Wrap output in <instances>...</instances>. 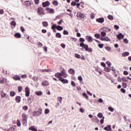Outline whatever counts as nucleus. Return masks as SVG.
I'll use <instances>...</instances> for the list:
<instances>
[{
	"label": "nucleus",
	"mask_w": 131,
	"mask_h": 131,
	"mask_svg": "<svg viewBox=\"0 0 131 131\" xmlns=\"http://www.w3.org/2000/svg\"><path fill=\"white\" fill-rule=\"evenodd\" d=\"M80 47L84 49L86 52H89V53H92L93 52V49L91 48H89V45L88 44H84L83 42L80 43Z\"/></svg>",
	"instance_id": "nucleus-1"
},
{
	"label": "nucleus",
	"mask_w": 131,
	"mask_h": 131,
	"mask_svg": "<svg viewBox=\"0 0 131 131\" xmlns=\"http://www.w3.org/2000/svg\"><path fill=\"white\" fill-rule=\"evenodd\" d=\"M41 114H42V108L41 107L39 108L37 111H34L32 113L33 116H39Z\"/></svg>",
	"instance_id": "nucleus-2"
},
{
	"label": "nucleus",
	"mask_w": 131,
	"mask_h": 131,
	"mask_svg": "<svg viewBox=\"0 0 131 131\" xmlns=\"http://www.w3.org/2000/svg\"><path fill=\"white\" fill-rule=\"evenodd\" d=\"M26 97H29L30 96V89L28 86H26L25 90Z\"/></svg>",
	"instance_id": "nucleus-3"
},
{
	"label": "nucleus",
	"mask_w": 131,
	"mask_h": 131,
	"mask_svg": "<svg viewBox=\"0 0 131 131\" xmlns=\"http://www.w3.org/2000/svg\"><path fill=\"white\" fill-rule=\"evenodd\" d=\"M77 17L79 18V19H84L85 15L84 14L81 13V12H78L77 13Z\"/></svg>",
	"instance_id": "nucleus-4"
},
{
	"label": "nucleus",
	"mask_w": 131,
	"mask_h": 131,
	"mask_svg": "<svg viewBox=\"0 0 131 131\" xmlns=\"http://www.w3.org/2000/svg\"><path fill=\"white\" fill-rule=\"evenodd\" d=\"M37 13L38 15L40 16L43 13V8L42 7H38L37 9Z\"/></svg>",
	"instance_id": "nucleus-5"
},
{
	"label": "nucleus",
	"mask_w": 131,
	"mask_h": 131,
	"mask_svg": "<svg viewBox=\"0 0 131 131\" xmlns=\"http://www.w3.org/2000/svg\"><path fill=\"white\" fill-rule=\"evenodd\" d=\"M50 5H51V3H50V2L48 1L42 3V6L43 8H47V7H49Z\"/></svg>",
	"instance_id": "nucleus-6"
},
{
	"label": "nucleus",
	"mask_w": 131,
	"mask_h": 131,
	"mask_svg": "<svg viewBox=\"0 0 131 131\" xmlns=\"http://www.w3.org/2000/svg\"><path fill=\"white\" fill-rule=\"evenodd\" d=\"M117 38L119 40H120L121 39H123V38H124V35L122 34V33H119V34L117 35Z\"/></svg>",
	"instance_id": "nucleus-7"
},
{
	"label": "nucleus",
	"mask_w": 131,
	"mask_h": 131,
	"mask_svg": "<svg viewBox=\"0 0 131 131\" xmlns=\"http://www.w3.org/2000/svg\"><path fill=\"white\" fill-rule=\"evenodd\" d=\"M104 21L105 19L104 18V17H100L96 19V22H98V23H104Z\"/></svg>",
	"instance_id": "nucleus-8"
},
{
	"label": "nucleus",
	"mask_w": 131,
	"mask_h": 131,
	"mask_svg": "<svg viewBox=\"0 0 131 131\" xmlns=\"http://www.w3.org/2000/svg\"><path fill=\"white\" fill-rule=\"evenodd\" d=\"M61 73L62 74L63 76H64V78H67V76H68V74L66 73V70L65 69H62Z\"/></svg>",
	"instance_id": "nucleus-9"
},
{
	"label": "nucleus",
	"mask_w": 131,
	"mask_h": 131,
	"mask_svg": "<svg viewBox=\"0 0 131 131\" xmlns=\"http://www.w3.org/2000/svg\"><path fill=\"white\" fill-rule=\"evenodd\" d=\"M103 129L106 131H112V128H111V125H107L106 127H104Z\"/></svg>",
	"instance_id": "nucleus-10"
},
{
	"label": "nucleus",
	"mask_w": 131,
	"mask_h": 131,
	"mask_svg": "<svg viewBox=\"0 0 131 131\" xmlns=\"http://www.w3.org/2000/svg\"><path fill=\"white\" fill-rule=\"evenodd\" d=\"M100 30H103V31H105V32H110V31H111V29L103 27L100 29Z\"/></svg>",
	"instance_id": "nucleus-11"
},
{
	"label": "nucleus",
	"mask_w": 131,
	"mask_h": 131,
	"mask_svg": "<svg viewBox=\"0 0 131 131\" xmlns=\"http://www.w3.org/2000/svg\"><path fill=\"white\" fill-rule=\"evenodd\" d=\"M46 11H48V12H49L50 14H54L55 13V10H54L52 8H50L49 7H47L46 8Z\"/></svg>",
	"instance_id": "nucleus-12"
},
{
	"label": "nucleus",
	"mask_w": 131,
	"mask_h": 131,
	"mask_svg": "<svg viewBox=\"0 0 131 131\" xmlns=\"http://www.w3.org/2000/svg\"><path fill=\"white\" fill-rule=\"evenodd\" d=\"M59 81H61L62 83H68V80L65 79L63 78V77H60V79H59Z\"/></svg>",
	"instance_id": "nucleus-13"
},
{
	"label": "nucleus",
	"mask_w": 131,
	"mask_h": 131,
	"mask_svg": "<svg viewBox=\"0 0 131 131\" xmlns=\"http://www.w3.org/2000/svg\"><path fill=\"white\" fill-rule=\"evenodd\" d=\"M85 39L89 42H92L93 41V37L91 36H86Z\"/></svg>",
	"instance_id": "nucleus-14"
},
{
	"label": "nucleus",
	"mask_w": 131,
	"mask_h": 131,
	"mask_svg": "<svg viewBox=\"0 0 131 131\" xmlns=\"http://www.w3.org/2000/svg\"><path fill=\"white\" fill-rule=\"evenodd\" d=\"M13 78L14 80H21V77L18 75H14Z\"/></svg>",
	"instance_id": "nucleus-15"
},
{
	"label": "nucleus",
	"mask_w": 131,
	"mask_h": 131,
	"mask_svg": "<svg viewBox=\"0 0 131 131\" xmlns=\"http://www.w3.org/2000/svg\"><path fill=\"white\" fill-rule=\"evenodd\" d=\"M68 72L70 73V74H72L73 75L75 74V71L73 69H70L68 70Z\"/></svg>",
	"instance_id": "nucleus-16"
},
{
	"label": "nucleus",
	"mask_w": 131,
	"mask_h": 131,
	"mask_svg": "<svg viewBox=\"0 0 131 131\" xmlns=\"http://www.w3.org/2000/svg\"><path fill=\"white\" fill-rule=\"evenodd\" d=\"M15 101L16 103H20V102H21V96H16L15 97Z\"/></svg>",
	"instance_id": "nucleus-17"
},
{
	"label": "nucleus",
	"mask_w": 131,
	"mask_h": 131,
	"mask_svg": "<svg viewBox=\"0 0 131 131\" xmlns=\"http://www.w3.org/2000/svg\"><path fill=\"white\" fill-rule=\"evenodd\" d=\"M23 116V119L24 121H25L26 122V123H27V115L26 114H23L22 115Z\"/></svg>",
	"instance_id": "nucleus-18"
},
{
	"label": "nucleus",
	"mask_w": 131,
	"mask_h": 131,
	"mask_svg": "<svg viewBox=\"0 0 131 131\" xmlns=\"http://www.w3.org/2000/svg\"><path fill=\"white\" fill-rule=\"evenodd\" d=\"M14 36H15L16 38H21V34L20 33H16L14 34Z\"/></svg>",
	"instance_id": "nucleus-19"
},
{
	"label": "nucleus",
	"mask_w": 131,
	"mask_h": 131,
	"mask_svg": "<svg viewBox=\"0 0 131 131\" xmlns=\"http://www.w3.org/2000/svg\"><path fill=\"white\" fill-rule=\"evenodd\" d=\"M29 130L38 131L37 129L35 128V127L34 126H31L30 127H29Z\"/></svg>",
	"instance_id": "nucleus-20"
},
{
	"label": "nucleus",
	"mask_w": 131,
	"mask_h": 131,
	"mask_svg": "<svg viewBox=\"0 0 131 131\" xmlns=\"http://www.w3.org/2000/svg\"><path fill=\"white\" fill-rule=\"evenodd\" d=\"M1 95L2 98H6V97H8V95H7V94L4 92V91H1Z\"/></svg>",
	"instance_id": "nucleus-21"
},
{
	"label": "nucleus",
	"mask_w": 131,
	"mask_h": 131,
	"mask_svg": "<svg viewBox=\"0 0 131 131\" xmlns=\"http://www.w3.org/2000/svg\"><path fill=\"white\" fill-rule=\"evenodd\" d=\"M93 121H95V122H97V123H99L100 122V120H99V119L96 116H95L94 118H93L92 119Z\"/></svg>",
	"instance_id": "nucleus-22"
},
{
	"label": "nucleus",
	"mask_w": 131,
	"mask_h": 131,
	"mask_svg": "<svg viewBox=\"0 0 131 131\" xmlns=\"http://www.w3.org/2000/svg\"><path fill=\"white\" fill-rule=\"evenodd\" d=\"M129 55V52H124L122 53V56L123 57H126L127 56Z\"/></svg>",
	"instance_id": "nucleus-23"
},
{
	"label": "nucleus",
	"mask_w": 131,
	"mask_h": 131,
	"mask_svg": "<svg viewBox=\"0 0 131 131\" xmlns=\"http://www.w3.org/2000/svg\"><path fill=\"white\" fill-rule=\"evenodd\" d=\"M42 24L43 27H48L49 26V24L48 23V21H42Z\"/></svg>",
	"instance_id": "nucleus-24"
},
{
	"label": "nucleus",
	"mask_w": 131,
	"mask_h": 131,
	"mask_svg": "<svg viewBox=\"0 0 131 131\" xmlns=\"http://www.w3.org/2000/svg\"><path fill=\"white\" fill-rule=\"evenodd\" d=\"M25 5H26L27 7H29V6H31V2L29 1H25Z\"/></svg>",
	"instance_id": "nucleus-25"
},
{
	"label": "nucleus",
	"mask_w": 131,
	"mask_h": 131,
	"mask_svg": "<svg viewBox=\"0 0 131 131\" xmlns=\"http://www.w3.org/2000/svg\"><path fill=\"white\" fill-rule=\"evenodd\" d=\"M97 116L99 118H103V119H105V117L103 116V114L102 113H99Z\"/></svg>",
	"instance_id": "nucleus-26"
},
{
	"label": "nucleus",
	"mask_w": 131,
	"mask_h": 131,
	"mask_svg": "<svg viewBox=\"0 0 131 131\" xmlns=\"http://www.w3.org/2000/svg\"><path fill=\"white\" fill-rule=\"evenodd\" d=\"M56 29H57V30H58L59 31H61L63 30V27H62L60 25L57 26Z\"/></svg>",
	"instance_id": "nucleus-27"
},
{
	"label": "nucleus",
	"mask_w": 131,
	"mask_h": 131,
	"mask_svg": "<svg viewBox=\"0 0 131 131\" xmlns=\"http://www.w3.org/2000/svg\"><path fill=\"white\" fill-rule=\"evenodd\" d=\"M35 94L37 96H41V95H42V92H41V91H36L35 92Z\"/></svg>",
	"instance_id": "nucleus-28"
},
{
	"label": "nucleus",
	"mask_w": 131,
	"mask_h": 131,
	"mask_svg": "<svg viewBox=\"0 0 131 131\" xmlns=\"http://www.w3.org/2000/svg\"><path fill=\"white\" fill-rule=\"evenodd\" d=\"M42 85L43 86H47V85H49V82L48 81H44L42 82Z\"/></svg>",
	"instance_id": "nucleus-29"
},
{
	"label": "nucleus",
	"mask_w": 131,
	"mask_h": 131,
	"mask_svg": "<svg viewBox=\"0 0 131 131\" xmlns=\"http://www.w3.org/2000/svg\"><path fill=\"white\" fill-rule=\"evenodd\" d=\"M55 36L57 38H61V37H62V35H61V33H56L55 34Z\"/></svg>",
	"instance_id": "nucleus-30"
},
{
	"label": "nucleus",
	"mask_w": 131,
	"mask_h": 131,
	"mask_svg": "<svg viewBox=\"0 0 131 131\" xmlns=\"http://www.w3.org/2000/svg\"><path fill=\"white\" fill-rule=\"evenodd\" d=\"M10 95L11 97H15V96H16V92L14 91H11L10 92Z\"/></svg>",
	"instance_id": "nucleus-31"
},
{
	"label": "nucleus",
	"mask_w": 131,
	"mask_h": 131,
	"mask_svg": "<svg viewBox=\"0 0 131 131\" xmlns=\"http://www.w3.org/2000/svg\"><path fill=\"white\" fill-rule=\"evenodd\" d=\"M10 25H11V26H16V25H17V23H16V21L15 20H13L10 23Z\"/></svg>",
	"instance_id": "nucleus-32"
},
{
	"label": "nucleus",
	"mask_w": 131,
	"mask_h": 131,
	"mask_svg": "<svg viewBox=\"0 0 131 131\" xmlns=\"http://www.w3.org/2000/svg\"><path fill=\"white\" fill-rule=\"evenodd\" d=\"M122 81H123V82H128V80H127L126 77H123L122 78Z\"/></svg>",
	"instance_id": "nucleus-33"
},
{
	"label": "nucleus",
	"mask_w": 131,
	"mask_h": 131,
	"mask_svg": "<svg viewBox=\"0 0 131 131\" xmlns=\"http://www.w3.org/2000/svg\"><path fill=\"white\" fill-rule=\"evenodd\" d=\"M104 71H105L106 72H110L111 69H110V68L105 67L104 69Z\"/></svg>",
	"instance_id": "nucleus-34"
},
{
	"label": "nucleus",
	"mask_w": 131,
	"mask_h": 131,
	"mask_svg": "<svg viewBox=\"0 0 131 131\" xmlns=\"http://www.w3.org/2000/svg\"><path fill=\"white\" fill-rule=\"evenodd\" d=\"M53 5H54V6H58V5H59V3L57 0H54L53 2Z\"/></svg>",
	"instance_id": "nucleus-35"
},
{
	"label": "nucleus",
	"mask_w": 131,
	"mask_h": 131,
	"mask_svg": "<svg viewBox=\"0 0 131 131\" xmlns=\"http://www.w3.org/2000/svg\"><path fill=\"white\" fill-rule=\"evenodd\" d=\"M82 95V96H83V97H84V98H85V99H89V96L88 95V94H86L85 92L83 93Z\"/></svg>",
	"instance_id": "nucleus-36"
},
{
	"label": "nucleus",
	"mask_w": 131,
	"mask_h": 131,
	"mask_svg": "<svg viewBox=\"0 0 131 131\" xmlns=\"http://www.w3.org/2000/svg\"><path fill=\"white\" fill-rule=\"evenodd\" d=\"M122 86L124 89H126V88H127V84H126V83L123 82V83H122Z\"/></svg>",
	"instance_id": "nucleus-37"
},
{
	"label": "nucleus",
	"mask_w": 131,
	"mask_h": 131,
	"mask_svg": "<svg viewBox=\"0 0 131 131\" xmlns=\"http://www.w3.org/2000/svg\"><path fill=\"white\" fill-rule=\"evenodd\" d=\"M55 77H56V78H59V79H60L61 78V77H62L60 76V75L59 74V73H55Z\"/></svg>",
	"instance_id": "nucleus-38"
},
{
	"label": "nucleus",
	"mask_w": 131,
	"mask_h": 131,
	"mask_svg": "<svg viewBox=\"0 0 131 131\" xmlns=\"http://www.w3.org/2000/svg\"><path fill=\"white\" fill-rule=\"evenodd\" d=\"M63 34H64V35H68L69 34V32H68V31L64 30Z\"/></svg>",
	"instance_id": "nucleus-39"
},
{
	"label": "nucleus",
	"mask_w": 131,
	"mask_h": 131,
	"mask_svg": "<svg viewBox=\"0 0 131 131\" xmlns=\"http://www.w3.org/2000/svg\"><path fill=\"white\" fill-rule=\"evenodd\" d=\"M111 39H110V38H109V37H108L107 36H106L104 37V41H111Z\"/></svg>",
	"instance_id": "nucleus-40"
},
{
	"label": "nucleus",
	"mask_w": 131,
	"mask_h": 131,
	"mask_svg": "<svg viewBox=\"0 0 131 131\" xmlns=\"http://www.w3.org/2000/svg\"><path fill=\"white\" fill-rule=\"evenodd\" d=\"M15 130V127H12L8 129L7 131H14Z\"/></svg>",
	"instance_id": "nucleus-41"
},
{
	"label": "nucleus",
	"mask_w": 131,
	"mask_h": 131,
	"mask_svg": "<svg viewBox=\"0 0 131 131\" xmlns=\"http://www.w3.org/2000/svg\"><path fill=\"white\" fill-rule=\"evenodd\" d=\"M56 28H57L56 24H53L51 27V29H52V30H53L54 29H56Z\"/></svg>",
	"instance_id": "nucleus-42"
},
{
	"label": "nucleus",
	"mask_w": 131,
	"mask_h": 131,
	"mask_svg": "<svg viewBox=\"0 0 131 131\" xmlns=\"http://www.w3.org/2000/svg\"><path fill=\"white\" fill-rule=\"evenodd\" d=\"M100 35H101L100 34H94L95 37L96 38H97V39L100 38Z\"/></svg>",
	"instance_id": "nucleus-43"
},
{
	"label": "nucleus",
	"mask_w": 131,
	"mask_h": 131,
	"mask_svg": "<svg viewBox=\"0 0 131 131\" xmlns=\"http://www.w3.org/2000/svg\"><path fill=\"white\" fill-rule=\"evenodd\" d=\"M49 113H50V110L46 108L45 110V114H49Z\"/></svg>",
	"instance_id": "nucleus-44"
},
{
	"label": "nucleus",
	"mask_w": 131,
	"mask_h": 131,
	"mask_svg": "<svg viewBox=\"0 0 131 131\" xmlns=\"http://www.w3.org/2000/svg\"><path fill=\"white\" fill-rule=\"evenodd\" d=\"M23 110H24V111H27V110H28V106L27 105L23 106Z\"/></svg>",
	"instance_id": "nucleus-45"
},
{
	"label": "nucleus",
	"mask_w": 131,
	"mask_h": 131,
	"mask_svg": "<svg viewBox=\"0 0 131 131\" xmlns=\"http://www.w3.org/2000/svg\"><path fill=\"white\" fill-rule=\"evenodd\" d=\"M107 18L108 19H109V20H113L114 19L113 16H112V15H108Z\"/></svg>",
	"instance_id": "nucleus-46"
},
{
	"label": "nucleus",
	"mask_w": 131,
	"mask_h": 131,
	"mask_svg": "<svg viewBox=\"0 0 131 131\" xmlns=\"http://www.w3.org/2000/svg\"><path fill=\"white\" fill-rule=\"evenodd\" d=\"M75 57L76 58H77V59H80V55L77 54V53H75Z\"/></svg>",
	"instance_id": "nucleus-47"
},
{
	"label": "nucleus",
	"mask_w": 131,
	"mask_h": 131,
	"mask_svg": "<svg viewBox=\"0 0 131 131\" xmlns=\"http://www.w3.org/2000/svg\"><path fill=\"white\" fill-rule=\"evenodd\" d=\"M108 110H109V111H111V112H113V111H114V108L111 106H109L108 107Z\"/></svg>",
	"instance_id": "nucleus-48"
},
{
	"label": "nucleus",
	"mask_w": 131,
	"mask_h": 131,
	"mask_svg": "<svg viewBox=\"0 0 131 131\" xmlns=\"http://www.w3.org/2000/svg\"><path fill=\"white\" fill-rule=\"evenodd\" d=\"M17 126H18V127L21 126V122L20 121V120L18 119L17 120Z\"/></svg>",
	"instance_id": "nucleus-49"
},
{
	"label": "nucleus",
	"mask_w": 131,
	"mask_h": 131,
	"mask_svg": "<svg viewBox=\"0 0 131 131\" xmlns=\"http://www.w3.org/2000/svg\"><path fill=\"white\" fill-rule=\"evenodd\" d=\"M120 91L121 92V93H122L123 94H125V93L126 92V91L125 90V89H123V88H121L120 89Z\"/></svg>",
	"instance_id": "nucleus-50"
},
{
	"label": "nucleus",
	"mask_w": 131,
	"mask_h": 131,
	"mask_svg": "<svg viewBox=\"0 0 131 131\" xmlns=\"http://www.w3.org/2000/svg\"><path fill=\"white\" fill-rule=\"evenodd\" d=\"M79 41L80 42H84V41H85V39H84V38H83L81 37L79 38Z\"/></svg>",
	"instance_id": "nucleus-51"
},
{
	"label": "nucleus",
	"mask_w": 131,
	"mask_h": 131,
	"mask_svg": "<svg viewBox=\"0 0 131 131\" xmlns=\"http://www.w3.org/2000/svg\"><path fill=\"white\" fill-rule=\"evenodd\" d=\"M71 6H72L73 7H75V6H76V2L75 1L72 2Z\"/></svg>",
	"instance_id": "nucleus-52"
},
{
	"label": "nucleus",
	"mask_w": 131,
	"mask_h": 131,
	"mask_svg": "<svg viewBox=\"0 0 131 131\" xmlns=\"http://www.w3.org/2000/svg\"><path fill=\"white\" fill-rule=\"evenodd\" d=\"M18 93H21V92H22V86H19L18 87Z\"/></svg>",
	"instance_id": "nucleus-53"
},
{
	"label": "nucleus",
	"mask_w": 131,
	"mask_h": 131,
	"mask_svg": "<svg viewBox=\"0 0 131 131\" xmlns=\"http://www.w3.org/2000/svg\"><path fill=\"white\" fill-rule=\"evenodd\" d=\"M71 83V85H72V86H74V87L76 86V84L75 83V82H74V81H72Z\"/></svg>",
	"instance_id": "nucleus-54"
},
{
	"label": "nucleus",
	"mask_w": 131,
	"mask_h": 131,
	"mask_svg": "<svg viewBox=\"0 0 131 131\" xmlns=\"http://www.w3.org/2000/svg\"><path fill=\"white\" fill-rule=\"evenodd\" d=\"M101 36H106V32L104 31L101 32Z\"/></svg>",
	"instance_id": "nucleus-55"
},
{
	"label": "nucleus",
	"mask_w": 131,
	"mask_h": 131,
	"mask_svg": "<svg viewBox=\"0 0 131 131\" xmlns=\"http://www.w3.org/2000/svg\"><path fill=\"white\" fill-rule=\"evenodd\" d=\"M123 41L124 43H127L128 42V40H127V38H124L123 39Z\"/></svg>",
	"instance_id": "nucleus-56"
},
{
	"label": "nucleus",
	"mask_w": 131,
	"mask_h": 131,
	"mask_svg": "<svg viewBox=\"0 0 131 131\" xmlns=\"http://www.w3.org/2000/svg\"><path fill=\"white\" fill-rule=\"evenodd\" d=\"M105 49L106 50V51H108V52H111V48L110 47H106Z\"/></svg>",
	"instance_id": "nucleus-57"
},
{
	"label": "nucleus",
	"mask_w": 131,
	"mask_h": 131,
	"mask_svg": "<svg viewBox=\"0 0 131 131\" xmlns=\"http://www.w3.org/2000/svg\"><path fill=\"white\" fill-rule=\"evenodd\" d=\"M5 81V79L4 78H0V83H3Z\"/></svg>",
	"instance_id": "nucleus-58"
},
{
	"label": "nucleus",
	"mask_w": 131,
	"mask_h": 131,
	"mask_svg": "<svg viewBox=\"0 0 131 131\" xmlns=\"http://www.w3.org/2000/svg\"><path fill=\"white\" fill-rule=\"evenodd\" d=\"M106 64H107V65L110 68L111 67L112 64H111V62H110L109 61H107L106 62Z\"/></svg>",
	"instance_id": "nucleus-59"
},
{
	"label": "nucleus",
	"mask_w": 131,
	"mask_h": 131,
	"mask_svg": "<svg viewBox=\"0 0 131 131\" xmlns=\"http://www.w3.org/2000/svg\"><path fill=\"white\" fill-rule=\"evenodd\" d=\"M60 47H61V48H62V49H65V48H66V45L63 43L60 44Z\"/></svg>",
	"instance_id": "nucleus-60"
},
{
	"label": "nucleus",
	"mask_w": 131,
	"mask_h": 131,
	"mask_svg": "<svg viewBox=\"0 0 131 131\" xmlns=\"http://www.w3.org/2000/svg\"><path fill=\"white\" fill-rule=\"evenodd\" d=\"M98 47H99V48H100V49H102V48H103V47H104V44H103V43H99L98 45Z\"/></svg>",
	"instance_id": "nucleus-61"
},
{
	"label": "nucleus",
	"mask_w": 131,
	"mask_h": 131,
	"mask_svg": "<svg viewBox=\"0 0 131 131\" xmlns=\"http://www.w3.org/2000/svg\"><path fill=\"white\" fill-rule=\"evenodd\" d=\"M79 111L81 112V113H83V112H84V109H83L82 107H81L79 108Z\"/></svg>",
	"instance_id": "nucleus-62"
},
{
	"label": "nucleus",
	"mask_w": 131,
	"mask_h": 131,
	"mask_svg": "<svg viewBox=\"0 0 131 131\" xmlns=\"http://www.w3.org/2000/svg\"><path fill=\"white\" fill-rule=\"evenodd\" d=\"M101 66L104 68H106V63L105 62H101Z\"/></svg>",
	"instance_id": "nucleus-63"
},
{
	"label": "nucleus",
	"mask_w": 131,
	"mask_h": 131,
	"mask_svg": "<svg viewBox=\"0 0 131 131\" xmlns=\"http://www.w3.org/2000/svg\"><path fill=\"white\" fill-rule=\"evenodd\" d=\"M78 79L79 81H82V77L81 76H79L78 77Z\"/></svg>",
	"instance_id": "nucleus-64"
}]
</instances>
